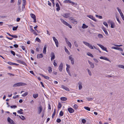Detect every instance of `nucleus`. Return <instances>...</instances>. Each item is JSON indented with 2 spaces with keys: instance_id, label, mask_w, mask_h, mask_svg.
I'll use <instances>...</instances> for the list:
<instances>
[{
  "instance_id": "nucleus-41",
  "label": "nucleus",
  "mask_w": 124,
  "mask_h": 124,
  "mask_svg": "<svg viewBox=\"0 0 124 124\" xmlns=\"http://www.w3.org/2000/svg\"><path fill=\"white\" fill-rule=\"evenodd\" d=\"M111 48L118 50L119 49V47L115 46H113L111 47Z\"/></svg>"
},
{
  "instance_id": "nucleus-27",
  "label": "nucleus",
  "mask_w": 124,
  "mask_h": 124,
  "mask_svg": "<svg viewBox=\"0 0 124 124\" xmlns=\"http://www.w3.org/2000/svg\"><path fill=\"white\" fill-rule=\"evenodd\" d=\"M30 16L31 18L33 19L36 18L35 16L33 14H30Z\"/></svg>"
},
{
  "instance_id": "nucleus-53",
  "label": "nucleus",
  "mask_w": 124,
  "mask_h": 124,
  "mask_svg": "<svg viewBox=\"0 0 124 124\" xmlns=\"http://www.w3.org/2000/svg\"><path fill=\"white\" fill-rule=\"evenodd\" d=\"M87 16L91 19H92L93 17V16L91 15H87Z\"/></svg>"
},
{
  "instance_id": "nucleus-59",
  "label": "nucleus",
  "mask_w": 124,
  "mask_h": 124,
  "mask_svg": "<svg viewBox=\"0 0 124 124\" xmlns=\"http://www.w3.org/2000/svg\"><path fill=\"white\" fill-rule=\"evenodd\" d=\"M82 123L83 124H85L86 122V120L84 119H83L82 120Z\"/></svg>"
},
{
  "instance_id": "nucleus-56",
  "label": "nucleus",
  "mask_w": 124,
  "mask_h": 124,
  "mask_svg": "<svg viewBox=\"0 0 124 124\" xmlns=\"http://www.w3.org/2000/svg\"><path fill=\"white\" fill-rule=\"evenodd\" d=\"M116 19L117 21L120 24L121 23V22L119 21V18L117 17V16H116Z\"/></svg>"
},
{
  "instance_id": "nucleus-39",
  "label": "nucleus",
  "mask_w": 124,
  "mask_h": 124,
  "mask_svg": "<svg viewBox=\"0 0 124 124\" xmlns=\"http://www.w3.org/2000/svg\"><path fill=\"white\" fill-rule=\"evenodd\" d=\"M21 116L22 117H21L20 116H19V117L22 120H24L25 119V118L23 116H22V115H21Z\"/></svg>"
},
{
  "instance_id": "nucleus-5",
  "label": "nucleus",
  "mask_w": 124,
  "mask_h": 124,
  "mask_svg": "<svg viewBox=\"0 0 124 124\" xmlns=\"http://www.w3.org/2000/svg\"><path fill=\"white\" fill-rule=\"evenodd\" d=\"M53 40L54 41L56 46L57 47H58L59 43L57 40L55 38V37H53Z\"/></svg>"
},
{
  "instance_id": "nucleus-12",
  "label": "nucleus",
  "mask_w": 124,
  "mask_h": 124,
  "mask_svg": "<svg viewBox=\"0 0 124 124\" xmlns=\"http://www.w3.org/2000/svg\"><path fill=\"white\" fill-rule=\"evenodd\" d=\"M60 20L61 21V22L64 25H67L68 24V23L66 22V21H64L63 19L62 18L60 19Z\"/></svg>"
},
{
  "instance_id": "nucleus-48",
  "label": "nucleus",
  "mask_w": 124,
  "mask_h": 124,
  "mask_svg": "<svg viewBox=\"0 0 124 124\" xmlns=\"http://www.w3.org/2000/svg\"><path fill=\"white\" fill-rule=\"evenodd\" d=\"M25 4H23V6L22 7V11H23L25 8Z\"/></svg>"
},
{
  "instance_id": "nucleus-3",
  "label": "nucleus",
  "mask_w": 124,
  "mask_h": 124,
  "mask_svg": "<svg viewBox=\"0 0 124 124\" xmlns=\"http://www.w3.org/2000/svg\"><path fill=\"white\" fill-rule=\"evenodd\" d=\"M97 45L99 46L102 50L105 51L107 52H108V51L107 50L106 47H104L103 46L99 44H97Z\"/></svg>"
},
{
  "instance_id": "nucleus-63",
  "label": "nucleus",
  "mask_w": 124,
  "mask_h": 124,
  "mask_svg": "<svg viewBox=\"0 0 124 124\" xmlns=\"http://www.w3.org/2000/svg\"><path fill=\"white\" fill-rule=\"evenodd\" d=\"M21 3V0H18V5H19Z\"/></svg>"
},
{
  "instance_id": "nucleus-61",
  "label": "nucleus",
  "mask_w": 124,
  "mask_h": 124,
  "mask_svg": "<svg viewBox=\"0 0 124 124\" xmlns=\"http://www.w3.org/2000/svg\"><path fill=\"white\" fill-rule=\"evenodd\" d=\"M53 64L55 66H57V64L55 62V60L54 61Z\"/></svg>"
},
{
  "instance_id": "nucleus-19",
  "label": "nucleus",
  "mask_w": 124,
  "mask_h": 124,
  "mask_svg": "<svg viewBox=\"0 0 124 124\" xmlns=\"http://www.w3.org/2000/svg\"><path fill=\"white\" fill-rule=\"evenodd\" d=\"M18 62L19 63L22 64L23 65H26V63L24 62L21 61V60H18Z\"/></svg>"
},
{
  "instance_id": "nucleus-10",
  "label": "nucleus",
  "mask_w": 124,
  "mask_h": 124,
  "mask_svg": "<svg viewBox=\"0 0 124 124\" xmlns=\"http://www.w3.org/2000/svg\"><path fill=\"white\" fill-rule=\"evenodd\" d=\"M63 64L62 63H61V64L60 65L59 67V70L61 72L63 69Z\"/></svg>"
},
{
  "instance_id": "nucleus-16",
  "label": "nucleus",
  "mask_w": 124,
  "mask_h": 124,
  "mask_svg": "<svg viewBox=\"0 0 124 124\" xmlns=\"http://www.w3.org/2000/svg\"><path fill=\"white\" fill-rule=\"evenodd\" d=\"M56 7H57L56 9V10L57 11H59L60 9V7L58 3H57L56 4Z\"/></svg>"
},
{
  "instance_id": "nucleus-8",
  "label": "nucleus",
  "mask_w": 124,
  "mask_h": 124,
  "mask_svg": "<svg viewBox=\"0 0 124 124\" xmlns=\"http://www.w3.org/2000/svg\"><path fill=\"white\" fill-rule=\"evenodd\" d=\"M70 15V14L68 13H66L65 14H64L63 15H62L64 17L66 18H69V16Z\"/></svg>"
},
{
  "instance_id": "nucleus-60",
  "label": "nucleus",
  "mask_w": 124,
  "mask_h": 124,
  "mask_svg": "<svg viewBox=\"0 0 124 124\" xmlns=\"http://www.w3.org/2000/svg\"><path fill=\"white\" fill-rule=\"evenodd\" d=\"M10 107L12 108H16L17 107V106L16 105L11 106H10Z\"/></svg>"
},
{
  "instance_id": "nucleus-20",
  "label": "nucleus",
  "mask_w": 124,
  "mask_h": 124,
  "mask_svg": "<svg viewBox=\"0 0 124 124\" xmlns=\"http://www.w3.org/2000/svg\"><path fill=\"white\" fill-rule=\"evenodd\" d=\"M64 49L65 51V52L66 53L68 54L69 55H70V53L67 49L66 48L65 46L64 47Z\"/></svg>"
},
{
  "instance_id": "nucleus-45",
  "label": "nucleus",
  "mask_w": 124,
  "mask_h": 124,
  "mask_svg": "<svg viewBox=\"0 0 124 124\" xmlns=\"http://www.w3.org/2000/svg\"><path fill=\"white\" fill-rule=\"evenodd\" d=\"M74 44L75 46L76 47H78V45L77 44L76 41H75L74 42Z\"/></svg>"
},
{
  "instance_id": "nucleus-22",
  "label": "nucleus",
  "mask_w": 124,
  "mask_h": 124,
  "mask_svg": "<svg viewBox=\"0 0 124 124\" xmlns=\"http://www.w3.org/2000/svg\"><path fill=\"white\" fill-rule=\"evenodd\" d=\"M61 100L63 101H65L67 100V99L66 98L64 97H62L60 98Z\"/></svg>"
},
{
  "instance_id": "nucleus-46",
  "label": "nucleus",
  "mask_w": 124,
  "mask_h": 124,
  "mask_svg": "<svg viewBox=\"0 0 124 124\" xmlns=\"http://www.w3.org/2000/svg\"><path fill=\"white\" fill-rule=\"evenodd\" d=\"M18 12H20L21 11V7L20 6H18Z\"/></svg>"
},
{
  "instance_id": "nucleus-28",
  "label": "nucleus",
  "mask_w": 124,
  "mask_h": 124,
  "mask_svg": "<svg viewBox=\"0 0 124 124\" xmlns=\"http://www.w3.org/2000/svg\"><path fill=\"white\" fill-rule=\"evenodd\" d=\"M86 98L88 101H92L93 99V98H91L86 97Z\"/></svg>"
},
{
  "instance_id": "nucleus-15",
  "label": "nucleus",
  "mask_w": 124,
  "mask_h": 124,
  "mask_svg": "<svg viewBox=\"0 0 124 124\" xmlns=\"http://www.w3.org/2000/svg\"><path fill=\"white\" fill-rule=\"evenodd\" d=\"M47 47V46L46 45H45L44 46L43 48V52L44 54H46V48Z\"/></svg>"
},
{
  "instance_id": "nucleus-34",
  "label": "nucleus",
  "mask_w": 124,
  "mask_h": 124,
  "mask_svg": "<svg viewBox=\"0 0 124 124\" xmlns=\"http://www.w3.org/2000/svg\"><path fill=\"white\" fill-rule=\"evenodd\" d=\"M103 60H104L106 61H108L110 62H111V61L109 60V59H108V58H107L105 57H104Z\"/></svg>"
},
{
  "instance_id": "nucleus-25",
  "label": "nucleus",
  "mask_w": 124,
  "mask_h": 124,
  "mask_svg": "<svg viewBox=\"0 0 124 124\" xmlns=\"http://www.w3.org/2000/svg\"><path fill=\"white\" fill-rule=\"evenodd\" d=\"M86 70L87 71L89 75L90 76H91L92 75V73L89 69L88 68H87L86 69Z\"/></svg>"
},
{
  "instance_id": "nucleus-62",
  "label": "nucleus",
  "mask_w": 124,
  "mask_h": 124,
  "mask_svg": "<svg viewBox=\"0 0 124 124\" xmlns=\"http://www.w3.org/2000/svg\"><path fill=\"white\" fill-rule=\"evenodd\" d=\"M78 88L79 90H81L82 88V85H79L78 86Z\"/></svg>"
},
{
  "instance_id": "nucleus-23",
  "label": "nucleus",
  "mask_w": 124,
  "mask_h": 124,
  "mask_svg": "<svg viewBox=\"0 0 124 124\" xmlns=\"http://www.w3.org/2000/svg\"><path fill=\"white\" fill-rule=\"evenodd\" d=\"M111 27L112 28H115V25L114 23L113 22L111 23Z\"/></svg>"
},
{
  "instance_id": "nucleus-7",
  "label": "nucleus",
  "mask_w": 124,
  "mask_h": 124,
  "mask_svg": "<svg viewBox=\"0 0 124 124\" xmlns=\"http://www.w3.org/2000/svg\"><path fill=\"white\" fill-rule=\"evenodd\" d=\"M50 56L51 57V60L52 61L55 58V56L54 53L53 52H51L50 55Z\"/></svg>"
},
{
  "instance_id": "nucleus-40",
  "label": "nucleus",
  "mask_w": 124,
  "mask_h": 124,
  "mask_svg": "<svg viewBox=\"0 0 124 124\" xmlns=\"http://www.w3.org/2000/svg\"><path fill=\"white\" fill-rule=\"evenodd\" d=\"M98 36L99 38H102L103 37V35L101 34H98Z\"/></svg>"
},
{
  "instance_id": "nucleus-50",
  "label": "nucleus",
  "mask_w": 124,
  "mask_h": 124,
  "mask_svg": "<svg viewBox=\"0 0 124 124\" xmlns=\"http://www.w3.org/2000/svg\"><path fill=\"white\" fill-rule=\"evenodd\" d=\"M10 52L13 55L15 56V52L14 51H13L12 50H11L10 51Z\"/></svg>"
},
{
  "instance_id": "nucleus-2",
  "label": "nucleus",
  "mask_w": 124,
  "mask_h": 124,
  "mask_svg": "<svg viewBox=\"0 0 124 124\" xmlns=\"http://www.w3.org/2000/svg\"><path fill=\"white\" fill-rule=\"evenodd\" d=\"M83 42L84 44L88 46L91 49H93V46L90 44L85 41H83Z\"/></svg>"
},
{
  "instance_id": "nucleus-51",
  "label": "nucleus",
  "mask_w": 124,
  "mask_h": 124,
  "mask_svg": "<svg viewBox=\"0 0 124 124\" xmlns=\"http://www.w3.org/2000/svg\"><path fill=\"white\" fill-rule=\"evenodd\" d=\"M116 8L117 9L119 13L120 14V13H122L121 11V9H119V8L117 7Z\"/></svg>"
},
{
  "instance_id": "nucleus-38",
  "label": "nucleus",
  "mask_w": 124,
  "mask_h": 124,
  "mask_svg": "<svg viewBox=\"0 0 124 124\" xmlns=\"http://www.w3.org/2000/svg\"><path fill=\"white\" fill-rule=\"evenodd\" d=\"M70 0H64L63 2L64 3H70Z\"/></svg>"
},
{
  "instance_id": "nucleus-26",
  "label": "nucleus",
  "mask_w": 124,
  "mask_h": 124,
  "mask_svg": "<svg viewBox=\"0 0 124 124\" xmlns=\"http://www.w3.org/2000/svg\"><path fill=\"white\" fill-rule=\"evenodd\" d=\"M87 54L89 56H90L91 57L93 58V55L89 52H88L87 53Z\"/></svg>"
},
{
  "instance_id": "nucleus-4",
  "label": "nucleus",
  "mask_w": 124,
  "mask_h": 124,
  "mask_svg": "<svg viewBox=\"0 0 124 124\" xmlns=\"http://www.w3.org/2000/svg\"><path fill=\"white\" fill-rule=\"evenodd\" d=\"M69 19L70 20L71 22L73 23L76 24L77 23V21L75 20L72 17H69Z\"/></svg>"
},
{
  "instance_id": "nucleus-58",
  "label": "nucleus",
  "mask_w": 124,
  "mask_h": 124,
  "mask_svg": "<svg viewBox=\"0 0 124 124\" xmlns=\"http://www.w3.org/2000/svg\"><path fill=\"white\" fill-rule=\"evenodd\" d=\"M17 113H20V114H23V113L20 110H18L17 111Z\"/></svg>"
},
{
  "instance_id": "nucleus-37",
  "label": "nucleus",
  "mask_w": 124,
  "mask_h": 124,
  "mask_svg": "<svg viewBox=\"0 0 124 124\" xmlns=\"http://www.w3.org/2000/svg\"><path fill=\"white\" fill-rule=\"evenodd\" d=\"M84 108L86 110L90 111V108L87 107H85Z\"/></svg>"
},
{
  "instance_id": "nucleus-47",
  "label": "nucleus",
  "mask_w": 124,
  "mask_h": 124,
  "mask_svg": "<svg viewBox=\"0 0 124 124\" xmlns=\"http://www.w3.org/2000/svg\"><path fill=\"white\" fill-rule=\"evenodd\" d=\"M103 24L107 28H108V26L107 23L106 22H104L103 23Z\"/></svg>"
},
{
  "instance_id": "nucleus-33",
  "label": "nucleus",
  "mask_w": 124,
  "mask_h": 124,
  "mask_svg": "<svg viewBox=\"0 0 124 124\" xmlns=\"http://www.w3.org/2000/svg\"><path fill=\"white\" fill-rule=\"evenodd\" d=\"M119 68L124 69V65H119L118 66Z\"/></svg>"
},
{
  "instance_id": "nucleus-17",
  "label": "nucleus",
  "mask_w": 124,
  "mask_h": 124,
  "mask_svg": "<svg viewBox=\"0 0 124 124\" xmlns=\"http://www.w3.org/2000/svg\"><path fill=\"white\" fill-rule=\"evenodd\" d=\"M62 88L65 89V90L67 91H69V89L67 87H66L64 85H62L61 86Z\"/></svg>"
},
{
  "instance_id": "nucleus-43",
  "label": "nucleus",
  "mask_w": 124,
  "mask_h": 124,
  "mask_svg": "<svg viewBox=\"0 0 124 124\" xmlns=\"http://www.w3.org/2000/svg\"><path fill=\"white\" fill-rule=\"evenodd\" d=\"M35 40L36 41H37L39 42H41V41L40 39L38 37H37L36 38Z\"/></svg>"
},
{
  "instance_id": "nucleus-21",
  "label": "nucleus",
  "mask_w": 124,
  "mask_h": 124,
  "mask_svg": "<svg viewBox=\"0 0 124 124\" xmlns=\"http://www.w3.org/2000/svg\"><path fill=\"white\" fill-rule=\"evenodd\" d=\"M66 70L67 72L68 73L69 75L70 76H71V75L70 72L69 71V70L68 68H66Z\"/></svg>"
},
{
  "instance_id": "nucleus-44",
  "label": "nucleus",
  "mask_w": 124,
  "mask_h": 124,
  "mask_svg": "<svg viewBox=\"0 0 124 124\" xmlns=\"http://www.w3.org/2000/svg\"><path fill=\"white\" fill-rule=\"evenodd\" d=\"M18 27V26H17L16 27H13V29H12L14 31L16 30H17V29Z\"/></svg>"
},
{
  "instance_id": "nucleus-24",
  "label": "nucleus",
  "mask_w": 124,
  "mask_h": 124,
  "mask_svg": "<svg viewBox=\"0 0 124 124\" xmlns=\"http://www.w3.org/2000/svg\"><path fill=\"white\" fill-rule=\"evenodd\" d=\"M102 29L103 30V31L105 32V34L106 35H107L108 34V32L106 30V29L105 28L103 27L102 28Z\"/></svg>"
},
{
  "instance_id": "nucleus-42",
  "label": "nucleus",
  "mask_w": 124,
  "mask_h": 124,
  "mask_svg": "<svg viewBox=\"0 0 124 124\" xmlns=\"http://www.w3.org/2000/svg\"><path fill=\"white\" fill-rule=\"evenodd\" d=\"M120 15L122 19L124 21V16L123 14L122 13H120Z\"/></svg>"
},
{
  "instance_id": "nucleus-35",
  "label": "nucleus",
  "mask_w": 124,
  "mask_h": 124,
  "mask_svg": "<svg viewBox=\"0 0 124 124\" xmlns=\"http://www.w3.org/2000/svg\"><path fill=\"white\" fill-rule=\"evenodd\" d=\"M38 94H33V97L34 98H36L38 96Z\"/></svg>"
},
{
  "instance_id": "nucleus-6",
  "label": "nucleus",
  "mask_w": 124,
  "mask_h": 124,
  "mask_svg": "<svg viewBox=\"0 0 124 124\" xmlns=\"http://www.w3.org/2000/svg\"><path fill=\"white\" fill-rule=\"evenodd\" d=\"M7 120L8 122L10 124H16L14 121L12 120L9 117H8V118Z\"/></svg>"
},
{
  "instance_id": "nucleus-1",
  "label": "nucleus",
  "mask_w": 124,
  "mask_h": 124,
  "mask_svg": "<svg viewBox=\"0 0 124 124\" xmlns=\"http://www.w3.org/2000/svg\"><path fill=\"white\" fill-rule=\"evenodd\" d=\"M26 85L27 84L25 83L22 82H19L14 84L13 85V87H16L17 86H22Z\"/></svg>"
},
{
  "instance_id": "nucleus-11",
  "label": "nucleus",
  "mask_w": 124,
  "mask_h": 124,
  "mask_svg": "<svg viewBox=\"0 0 124 124\" xmlns=\"http://www.w3.org/2000/svg\"><path fill=\"white\" fill-rule=\"evenodd\" d=\"M88 62L90 65V67L92 68H93L94 67V64L92 62H90L89 61H88Z\"/></svg>"
},
{
  "instance_id": "nucleus-31",
  "label": "nucleus",
  "mask_w": 124,
  "mask_h": 124,
  "mask_svg": "<svg viewBox=\"0 0 124 124\" xmlns=\"http://www.w3.org/2000/svg\"><path fill=\"white\" fill-rule=\"evenodd\" d=\"M56 109H54V113H53V114H52V118H53V117H54V116H55V114L56 113Z\"/></svg>"
},
{
  "instance_id": "nucleus-30",
  "label": "nucleus",
  "mask_w": 124,
  "mask_h": 124,
  "mask_svg": "<svg viewBox=\"0 0 124 124\" xmlns=\"http://www.w3.org/2000/svg\"><path fill=\"white\" fill-rule=\"evenodd\" d=\"M78 106L76 104H75L73 106V108L76 109H77Z\"/></svg>"
},
{
  "instance_id": "nucleus-52",
  "label": "nucleus",
  "mask_w": 124,
  "mask_h": 124,
  "mask_svg": "<svg viewBox=\"0 0 124 124\" xmlns=\"http://www.w3.org/2000/svg\"><path fill=\"white\" fill-rule=\"evenodd\" d=\"M11 37L13 38H18L17 36L16 35H12Z\"/></svg>"
},
{
  "instance_id": "nucleus-54",
  "label": "nucleus",
  "mask_w": 124,
  "mask_h": 124,
  "mask_svg": "<svg viewBox=\"0 0 124 124\" xmlns=\"http://www.w3.org/2000/svg\"><path fill=\"white\" fill-rule=\"evenodd\" d=\"M71 56H72V55H71L70 56H69V59L71 61V60H73L74 59V58H72V57H71Z\"/></svg>"
},
{
  "instance_id": "nucleus-36",
  "label": "nucleus",
  "mask_w": 124,
  "mask_h": 124,
  "mask_svg": "<svg viewBox=\"0 0 124 124\" xmlns=\"http://www.w3.org/2000/svg\"><path fill=\"white\" fill-rule=\"evenodd\" d=\"M28 94V92H26L24 94H22V95L23 97H25Z\"/></svg>"
},
{
  "instance_id": "nucleus-55",
  "label": "nucleus",
  "mask_w": 124,
  "mask_h": 124,
  "mask_svg": "<svg viewBox=\"0 0 124 124\" xmlns=\"http://www.w3.org/2000/svg\"><path fill=\"white\" fill-rule=\"evenodd\" d=\"M59 115L61 116H63V113L62 111H61L60 112L59 114Z\"/></svg>"
},
{
  "instance_id": "nucleus-29",
  "label": "nucleus",
  "mask_w": 124,
  "mask_h": 124,
  "mask_svg": "<svg viewBox=\"0 0 124 124\" xmlns=\"http://www.w3.org/2000/svg\"><path fill=\"white\" fill-rule=\"evenodd\" d=\"M48 71L49 73H51L52 71V69L51 67H49L48 68Z\"/></svg>"
},
{
  "instance_id": "nucleus-14",
  "label": "nucleus",
  "mask_w": 124,
  "mask_h": 124,
  "mask_svg": "<svg viewBox=\"0 0 124 124\" xmlns=\"http://www.w3.org/2000/svg\"><path fill=\"white\" fill-rule=\"evenodd\" d=\"M68 110L70 113H72L74 111V110L72 108H68Z\"/></svg>"
},
{
  "instance_id": "nucleus-18",
  "label": "nucleus",
  "mask_w": 124,
  "mask_h": 124,
  "mask_svg": "<svg viewBox=\"0 0 124 124\" xmlns=\"http://www.w3.org/2000/svg\"><path fill=\"white\" fill-rule=\"evenodd\" d=\"M88 26L87 25H86L84 23H83V24L82 26V27L83 29H85L87 28L88 27Z\"/></svg>"
},
{
  "instance_id": "nucleus-64",
  "label": "nucleus",
  "mask_w": 124,
  "mask_h": 124,
  "mask_svg": "<svg viewBox=\"0 0 124 124\" xmlns=\"http://www.w3.org/2000/svg\"><path fill=\"white\" fill-rule=\"evenodd\" d=\"M93 60L95 62H96L97 63H98L99 62V61H98V60L94 58L93 59Z\"/></svg>"
},
{
  "instance_id": "nucleus-49",
  "label": "nucleus",
  "mask_w": 124,
  "mask_h": 124,
  "mask_svg": "<svg viewBox=\"0 0 124 124\" xmlns=\"http://www.w3.org/2000/svg\"><path fill=\"white\" fill-rule=\"evenodd\" d=\"M62 105H61V103L59 102L58 103V108H60L62 107Z\"/></svg>"
},
{
  "instance_id": "nucleus-57",
  "label": "nucleus",
  "mask_w": 124,
  "mask_h": 124,
  "mask_svg": "<svg viewBox=\"0 0 124 124\" xmlns=\"http://www.w3.org/2000/svg\"><path fill=\"white\" fill-rule=\"evenodd\" d=\"M61 121V120L60 118H58L56 120V122L58 123H60Z\"/></svg>"
},
{
  "instance_id": "nucleus-9",
  "label": "nucleus",
  "mask_w": 124,
  "mask_h": 124,
  "mask_svg": "<svg viewBox=\"0 0 124 124\" xmlns=\"http://www.w3.org/2000/svg\"><path fill=\"white\" fill-rule=\"evenodd\" d=\"M42 107L41 105H40L39 107L38 108V112L39 114H40L42 110Z\"/></svg>"
},
{
  "instance_id": "nucleus-32",
  "label": "nucleus",
  "mask_w": 124,
  "mask_h": 124,
  "mask_svg": "<svg viewBox=\"0 0 124 124\" xmlns=\"http://www.w3.org/2000/svg\"><path fill=\"white\" fill-rule=\"evenodd\" d=\"M67 44L68 45V46L70 47H71L72 46V44L69 41V42H67Z\"/></svg>"
},
{
  "instance_id": "nucleus-13",
  "label": "nucleus",
  "mask_w": 124,
  "mask_h": 124,
  "mask_svg": "<svg viewBox=\"0 0 124 124\" xmlns=\"http://www.w3.org/2000/svg\"><path fill=\"white\" fill-rule=\"evenodd\" d=\"M43 56L42 54H39L37 55V58L38 59L42 58Z\"/></svg>"
}]
</instances>
